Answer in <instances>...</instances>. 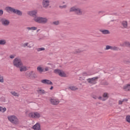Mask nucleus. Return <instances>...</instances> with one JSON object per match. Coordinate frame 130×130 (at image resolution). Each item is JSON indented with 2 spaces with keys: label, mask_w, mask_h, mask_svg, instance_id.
<instances>
[{
  "label": "nucleus",
  "mask_w": 130,
  "mask_h": 130,
  "mask_svg": "<svg viewBox=\"0 0 130 130\" xmlns=\"http://www.w3.org/2000/svg\"><path fill=\"white\" fill-rule=\"evenodd\" d=\"M68 89H70V90H72V91H76V90H78V87L75 86H70L69 87Z\"/></svg>",
  "instance_id": "nucleus-23"
},
{
  "label": "nucleus",
  "mask_w": 130,
  "mask_h": 130,
  "mask_svg": "<svg viewBox=\"0 0 130 130\" xmlns=\"http://www.w3.org/2000/svg\"><path fill=\"white\" fill-rule=\"evenodd\" d=\"M15 56H16V55H15V54H14V55H11L10 56V57L11 58H15Z\"/></svg>",
  "instance_id": "nucleus-41"
},
{
  "label": "nucleus",
  "mask_w": 130,
  "mask_h": 130,
  "mask_svg": "<svg viewBox=\"0 0 130 130\" xmlns=\"http://www.w3.org/2000/svg\"><path fill=\"white\" fill-rule=\"evenodd\" d=\"M126 121H127V122L130 123V116L129 115H127L126 116Z\"/></svg>",
  "instance_id": "nucleus-35"
},
{
  "label": "nucleus",
  "mask_w": 130,
  "mask_h": 130,
  "mask_svg": "<svg viewBox=\"0 0 130 130\" xmlns=\"http://www.w3.org/2000/svg\"><path fill=\"white\" fill-rule=\"evenodd\" d=\"M29 44L28 43H25L24 44L22 45L23 47H26V46H28V45Z\"/></svg>",
  "instance_id": "nucleus-39"
},
{
  "label": "nucleus",
  "mask_w": 130,
  "mask_h": 130,
  "mask_svg": "<svg viewBox=\"0 0 130 130\" xmlns=\"http://www.w3.org/2000/svg\"><path fill=\"white\" fill-rule=\"evenodd\" d=\"M109 49L112 50V46L107 45L105 48V50H109Z\"/></svg>",
  "instance_id": "nucleus-33"
},
{
  "label": "nucleus",
  "mask_w": 130,
  "mask_h": 130,
  "mask_svg": "<svg viewBox=\"0 0 130 130\" xmlns=\"http://www.w3.org/2000/svg\"><path fill=\"white\" fill-rule=\"evenodd\" d=\"M0 21L3 26H9L10 25V20L6 18H2Z\"/></svg>",
  "instance_id": "nucleus-11"
},
{
  "label": "nucleus",
  "mask_w": 130,
  "mask_h": 130,
  "mask_svg": "<svg viewBox=\"0 0 130 130\" xmlns=\"http://www.w3.org/2000/svg\"><path fill=\"white\" fill-rule=\"evenodd\" d=\"M45 72H48V71H49V69L48 68V67H46L45 68Z\"/></svg>",
  "instance_id": "nucleus-43"
},
{
  "label": "nucleus",
  "mask_w": 130,
  "mask_h": 130,
  "mask_svg": "<svg viewBox=\"0 0 130 130\" xmlns=\"http://www.w3.org/2000/svg\"><path fill=\"white\" fill-rule=\"evenodd\" d=\"M103 14V11H99V12H98V14Z\"/></svg>",
  "instance_id": "nucleus-44"
},
{
  "label": "nucleus",
  "mask_w": 130,
  "mask_h": 130,
  "mask_svg": "<svg viewBox=\"0 0 130 130\" xmlns=\"http://www.w3.org/2000/svg\"><path fill=\"white\" fill-rule=\"evenodd\" d=\"M36 14H37V11L36 10L27 12V14H28L31 17H34L35 16H36Z\"/></svg>",
  "instance_id": "nucleus-14"
},
{
  "label": "nucleus",
  "mask_w": 130,
  "mask_h": 130,
  "mask_svg": "<svg viewBox=\"0 0 130 130\" xmlns=\"http://www.w3.org/2000/svg\"><path fill=\"white\" fill-rule=\"evenodd\" d=\"M25 113L27 114L28 117L34 119H38V118L41 117V114L38 112H31L28 114V111H26Z\"/></svg>",
  "instance_id": "nucleus-2"
},
{
  "label": "nucleus",
  "mask_w": 130,
  "mask_h": 130,
  "mask_svg": "<svg viewBox=\"0 0 130 130\" xmlns=\"http://www.w3.org/2000/svg\"><path fill=\"white\" fill-rule=\"evenodd\" d=\"M26 76L31 78V79H36L37 78V76H36V73L33 71L27 72L26 73Z\"/></svg>",
  "instance_id": "nucleus-7"
},
{
  "label": "nucleus",
  "mask_w": 130,
  "mask_h": 130,
  "mask_svg": "<svg viewBox=\"0 0 130 130\" xmlns=\"http://www.w3.org/2000/svg\"><path fill=\"white\" fill-rule=\"evenodd\" d=\"M82 76H83V77H87V76H91V74L89 72H83L82 73Z\"/></svg>",
  "instance_id": "nucleus-31"
},
{
  "label": "nucleus",
  "mask_w": 130,
  "mask_h": 130,
  "mask_svg": "<svg viewBox=\"0 0 130 130\" xmlns=\"http://www.w3.org/2000/svg\"><path fill=\"white\" fill-rule=\"evenodd\" d=\"M37 51H43V50H45V48H39L37 49Z\"/></svg>",
  "instance_id": "nucleus-36"
},
{
  "label": "nucleus",
  "mask_w": 130,
  "mask_h": 130,
  "mask_svg": "<svg viewBox=\"0 0 130 130\" xmlns=\"http://www.w3.org/2000/svg\"><path fill=\"white\" fill-rule=\"evenodd\" d=\"M70 12H74L76 15L82 16L83 15V11L77 6H73L70 9Z\"/></svg>",
  "instance_id": "nucleus-3"
},
{
  "label": "nucleus",
  "mask_w": 130,
  "mask_h": 130,
  "mask_svg": "<svg viewBox=\"0 0 130 130\" xmlns=\"http://www.w3.org/2000/svg\"><path fill=\"white\" fill-rule=\"evenodd\" d=\"M20 70V72H26V71H28L29 70V67H27V66H23V64L21 66L18 67Z\"/></svg>",
  "instance_id": "nucleus-13"
},
{
  "label": "nucleus",
  "mask_w": 130,
  "mask_h": 130,
  "mask_svg": "<svg viewBox=\"0 0 130 130\" xmlns=\"http://www.w3.org/2000/svg\"><path fill=\"white\" fill-rule=\"evenodd\" d=\"M81 52H83V50H82L81 49H77L74 51V53L77 54L78 53H81Z\"/></svg>",
  "instance_id": "nucleus-28"
},
{
  "label": "nucleus",
  "mask_w": 130,
  "mask_h": 130,
  "mask_svg": "<svg viewBox=\"0 0 130 130\" xmlns=\"http://www.w3.org/2000/svg\"><path fill=\"white\" fill-rule=\"evenodd\" d=\"M13 13L14 14H16V15H18V16H22V11L17 9H14Z\"/></svg>",
  "instance_id": "nucleus-20"
},
{
  "label": "nucleus",
  "mask_w": 130,
  "mask_h": 130,
  "mask_svg": "<svg viewBox=\"0 0 130 130\" xmlns=\"http://www.w3.org/2000/svg\"><path fill=\"white\" fill-rule=\"evenodd\" d=\"M53 89V86H51L50 88V90H52Z\"/></svg>",
  "instance_id": "nucleus-45"
},
{
  "label": "nucleus",
  "mask_w": 130,
  "mask_h": 130,
  "mask_svg": "<svg viewBox=\"0 0 130 130\" xmlns=\"http://www.w3.org/2000/svg\"><path fill=\"white\" fill-rule=\"evenodd\" d=\"M121 25L122 26V28L123 29H125L126 28H127V21H122Z\"/></svg>",
  "instance_id": "nucleus-19"
},
{
  "label": "nucleus",
  "mask_w": 130,
  "mask_h": 130,
  "mask_svg": "<svg viewBox=\"0 0 130 130\" xmlns=\"http://www.w3.org/2000/svg\"><path fill=\"white\" fill-rule=\"evenodd\" d=\"M100 32H101L102 34H104V35L110 34V31H109V30L108 29H100Z\"/></svg>",
  "instance_id": "nucleus-18"
},
{
  "label": "nucleus",
  "mask_w": 130,
  "mask_h": 130,
  "mask_svg": "<svg viewBox=\"0 0 130 130\" xmlns=\"http://www.w3.org/2000/svg\"><path fill=\"white\" fill-rule=\"evenodd\" d=\"M5 10L6 11L8 12V13H14V11L15 10V9L10 7H6Z\"/></svg>",
  "instance_id": "nucleus-17"
},
{
  "label": "nucleus",
  "mask_w": 130,
  "mask_h": 130,
  "mask_svg": "<svg viewBox=\"0 0 130 130\" xmlns=\"http://www.w3.org/2000/svg\"><path fill=\"white\" fill-rule=\"evenodd\" d=\"M0 83H4V77L0 75Z\"/></svg>",
  "instance_id": "nucleus-38"
},
{
  "label": "nucleus",
  "mask_w": 130,
  "mask_h": 130,
  "mask_svg": "<svg viewBox=\"0 0 130 130\" xmlns=\"http://www.w3.org/2000/svg\"><path fill=\"white\" fill-rule=\"evenodd\" d=\"M50 5V1L49 0H43L42 6L44 9H47Z\"/></svg>",
  "instance_id": "nucleus-8"
},
{
  "label": "nucleus",
  "mask_w": 130,
  "mask_h": 130,
  "mask_svg": "<svg viewBox=\"0 0 130 130\" xmlns=\"http://www.w3.org/2000/svg\"><path fill=\"white\" fill-rule=\"evenodd\" d=\"M8 119L11 122L13 123V124H19L20 123V121H19V119L15 116V115H10L8 116Z\"/></svg>",
  "instance_id": "nucleus-4"
},
{
  "label": "nucleus",
  "mask_w": 130,
  "mask_h": 130,
  "mask_svg": "<svg viewBox=\"0 0 130 130\" xmlns=\"http://www.w3.org/2000/svg\"><path fill=\"white\" fill-rule=\"evenodd\" d=\"M34 21L40 24H46V23L48 22V19L46 17L35 16L34 18Z\"/></svg>",
  "instance_id": "nucleus-1"
},
{
  "label": "nucleus",
  "mask_w": 130,
  "mask_h": 130,
  "mask_svg": "<svg viewBox=\"0 0 130 130\" xmlns=\"http://www.w3.org/2000/svg\"><path fill=\"white\" fill-rule=\"evenodd\" d=\"M13 65L16 68H19V67L23 66V63L22 62V60L20 58L17 57L15 58L13 60Z\"/></svg>",
  "instance_id": "nucleus-5"
},
{
  "label": "nucleus",
  "mask_w": 130,
  "mask_h": 130,
  "mask_svg": "<svg viewBox=\"0 0 130 130\" xmlns=\"http://www.w3.org/2000/svg\"><path fill=\"white\" fill-rule=\"evenodd\" d=\"M50 102L53 105H57L59 103V100L55 98H52L50 100Z\"/></svg>",
  "instance_id": "nucleus-10"
},
{
  "label": "nucleus",
  "mask_w": 130,
  "mask_h": 130,
  "mask_svg": "<svg viewBox=\"0 0 130 130\" xmlns=\"http://www.w3.org/2000/svg\"><path fill=\"white\" fill-rule=\"evenodd\" d=\"M5 111H7V108L0 106V112H5Z\"/></svg>",
  "instance_id": "nucleus-32"
},
{
  "label": "nucleus",
  "mask_w": 130,
  "mask_h": 130,
  "mask_svg": "<svg viewBox=\"0 0 130 130\" xmlns=\"http://www.w3.org/2000/svg\"><path fill=\"white\" fill-rule=\"evenodd\" d=\"M54 74H57L59 76V77H67V74L64 72L63 71L60 70L59 69H55L54 71Z\"/></svg>",
  "instance_id": "nucleus-6"
},
{
  "label": "nucleus",
  "mask_w": 130,
  "mask_h": 130,
  "mask_svg": "<svg viewBox=\"0 0 130 130\" xmlns=\"http://www.w3.org/2000/svg\"><path fill=\"white\" fill-rule=\"evenodd\" d=\"M124 91H129L130 90V84H126L123 87Z\"/></svg>",
  "instance_id": "nucleus-21"
},
{
  "label": "nucleus",
  "mask_w": 130,
  "mask_h": 130,
  "mask_svg": "<svg viewBox=\"0 0 130 130\" xmlns=\"http://www.w3.org/2000/svg\"><path fill=\"white\" fill-rule=\"evenodd\" d=\"M98 77H93L92 78H89L87 79V82L89 83V84H92V85H94L97 83V79Z\"/></svg>",
  "instance_id": "nucleus-9"
},
{
  "label": "nucleus",
  "mask_w": 130,
  "mask_h": 130,
  "mask_svg": "<svg viewBox=\"0 0 130 130\" xmlns=\"http://www.w3.org/2000/svg\"><path fill=\"white\" fill-rule=\"evenodd\" d=\"M37 71L40 73V74L43 73L44 69L41 68V67H37Z\"/></svg>",
  "instance_id": "nucleus-27"
},
{
  "label": "nucleus",
  "mask_w": 130,
  "mask_h": 130,
  "mask_svg": "<svg viewBox=\"0 0 130 130\" xmlns=\"http://www.w3.org/2000/svg\"><path fill=\"white\" fill-rule=\"evenodd\" d=\"M53 25H59V21L57 20V21L53 22Z\"/></svg>",
  "instance_id": "nucleus-37"
},
{
  "label": "nucleus",
  "mask_w": 130,
  "mask_h": 130,
  "mask_svg": "<svg viewBox=\"0 0 130 130\" xmlns=\"http://www.w3.org/2000/svg\"><path fill=\"white\" fill-rule=\"evenodd\" d=\"M41 83L43 84H46L47 85H52V82L50 80L47 79H44L41 80Z\"/></svg>",
  "instance_id": "nucleus-16"
},
{
  "label": "nucleus",
  "mask_w": 130,
  "mask_h": 130,
  "mask_svg": "<svg viewBox=\"0 0 130 130\" xmlns=\"http://www.w3.org/2000/svg\"><path fill=\"white\" fill-rule=\"evenodd\" d=\"M32 128L34 130H41L40 124L39 123H37L32 126Z\"/></svg>",
  "instance_id": "nucleus-15"
},
{
  "label": "nucleus",
  "mask_w": 130,
  "mask_h": 130,
  "mask_svg": "<svg viewBox=\"0 0 130 130\" xmlns=\"http://www.w3.org/2000/svg\"><path fill=\"white\" fill-rule=\"evenodd\" d=\"M7 43L6 40H0V45H5Z\"/></svg>",
  "instance_id": "nucleus-29"
},
{
  "label": "nucleus",
  "mask_w": 130,
  "mask_h": 130,
  "mask_svg": "<svg viewBox=\"0 0 130 130\" xmlns=\"http://www.w3.org/2000/svg\"><path fill=\"white\" fill-rule=\"evenodd\" d=\"M38 93L40 94V95H43V94H45V90L43 89H39L38 90Z\"/></svg>",
  "instance_id": "nucleus-26"
},
{
  "label": "nucleus",
  "mask_w": 130,
  "mask_h": 130,
  "mask_svg": "<svg viewBox=\"0 0 130 130\" xmlns=\"http://www.w3.org/2000/svg\"><path fill=\"white\" fill-rule=\"evenodd\" d=\"M4 14V11H3L2 10H0V16H3Z\"/></svg>",
  "instance_id": "nucleus-42"
},
{
  "label": "nucleus",
  "mask_w": 130,
  "mask_h": 130,
  "mask_svg": "<svg viewBox=\"0 0 130 130\" xmlns=\"http://www.w3.org/2000/svg\"><path fill=\"white\" fill-rule=\"evenodd\" d=\"M67 5H63L62 6H59L60 9H66L67 8Z\"/></svg>",
  "instance_id": "nucleus-40"
},
{
  "label": "nucleus",
  "mask_w": 130,
  "mask_h": 130,
  "mask_svg": "<svg viewBox=\"0 0 130 130\" xmlns=\"http://www.w3.org/2000/svg\"><path fill=\"white\" fill-rule=\"evenodd\" d=\"M28 47H31V46H28Z\"/></svg>",
  "instance_id": "nucleus-46"
},
{
  "label": "nucleus",
  "mask_w": 130,
  "mask_h": 130,
  "mask_svg": "<svg viewBox=\"0 0 130 130\" xmlns=\"http://www.w3.org/2000/svg\"><path fill=\"white\" fill-rule=\"evenodd\" d=\"M112 50H119V48L116 46H112Z\"/></svg>",
  "instance_id": "nucleus-34"
},
{
  "label": "nucleus",
  "mask_w": 130,
  "mask_h": 130,
  "mask_svg": "<svg viewBox=\"0 0 130 130\" xmlns=\"http://www.w3.org/2000/svg\"><path fill=\"white\" fill-rule=\"evenodd\" d=\"M84 1H87V0H84Z\"/></svg>",
  "instance_id": "nucleus-47"
},
{
  "label": "nucleus",
  "mask_w": 130,
  "mask_h": 130,
  "mask_svg": "<svg viewBox=\"0 0 130 130\" xmlns=\"http://www.w3.org/2000/svg\"><path fill=\"white\" fill-rule=\"evenodd\" d=\"M27 30H31V31H35V30H36L37 29V28L35 26H32V27H26Z\"/></svg>",
  "instance_id": "nucleus-25"
},
{
  "label": "nucleus",
  "mask_w": 130,
  "mask_h": 130,
  "mask_svg": "<svg viewBox=\"0 0 130 130\" xmlns=\"http://www.w3.org/2000/svg\"><path fill=\"white\" fill-rule=\"evenodd\" d=\"M11 94H12L13 96H15V97H19V96H20L19 93H17L16 91H11Z\"/></svg>",
  "instance_id": "nucleus-24"
},
{
  "label": "nucleus",
  "mask_w": 130,
  "mask_h": 130,
  "mask_svg": "<svg viewBox=\"0 0 130 130\" xmlns=\"http://www.w3.org/2000/svg\"><path fill=\"white\" fill-rule=\"evenodd\" d=\"M130 43L129 42H125L120 44V46L124 47V46H129Z\"/></svg>",
  "instance_id": "nucleus-22"
},
{
  "label": "nucleus",
  "mask_w": 130,
  "mask_h": 130,
  "mask_svg": "<svg viewBox=\"0 0 130 130\" xmlns=\"http://www.w3.org/2000/svg\"><path fill=\"white\" fill-rule=\"evenodd\" d=\"M103 97L104 98L101 96H100L99 97V99H100V100H102V101H105V100L108 99V98H109V95H108V93L105 92L103 94Z\"/></svg>",
  "instance_id": "nucleus-12"
},
{
  "label": "nucleus",
  "mask_w": 130,
  "mask_h": 130,
  "mask_svg": "<svg viewBox=\"0 0 130 130\" xmlns=\"http://www.w3.org/2000/svg\"><path fill=\"white\" fill-rule=\"evenodd\" d=\"M127 102V99H123L122 101L119 100L118 101V104L119 105H121V104H122V103H123V102Z\"/></svg>",
  "instance_id": "nucleus-30"
}]
</instances>
